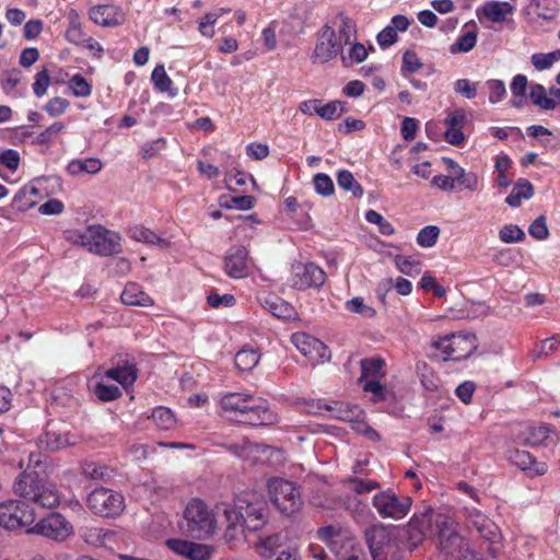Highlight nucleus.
Masks as SVG:
<instances>
[{"label":"nucleus","instance_id":"f257e3e1","mask_svg":"<svg viewBox=\"0 0 560 560\" xmlns=\"http://www.w3.org/2000/svg\"><path fill=\"white\" fill-rule=\"evenodd\" d=\"M226 521L224 540L231 546L245 540V533L258 532L265 527L269 517V508L262 495L255 492L240 494L234 506L224 505Z\"/></svg>","mask_w":560,"mask_h":560},{"label":"nucleus","instance_id":"f03ea898","mask_svg":"<svg viewBox=\"0 0 560 560\" xmlns=\"http://www.w3.org/2000/svg\"><path fill=\"white\" fill-rule=\"evenodd\" d=\"M220 405L224 412L233 415L238 422L245 424L272 425L279 421L265 400L249 394L228 393L221 398Z\"/></svg>","mask_w":560,"mask_h":560},{"label":"nucleus","instance_id":"7ed1b4c3","mask_svg":"<svg viewBox=\"0 0 560 560\" xmlns=\"http://www.w3.org/2000/svg\"><path fill=\"white\" fill-rule=\"evenodd\" d=\"M63 236L67 242L102 257L117 255L122 250L121 236L101 224H91L83 230H67Z\"/></svg>","mask_w":560,"mask_h":560},{"label":"nucleus","instance_id":"20e7f679","mask_svg":"<svg viewBox=\"0 0 560 560\" xmlns=\"http://www.w3.org/2000/svg\"><path fill=\"white\" fill-rule=\"evenodd\" d=\"M316 537L327 546L336 560H366L361 549L355 547L352 535L339 525L319 527Z\"/></svg>","mask_w":560,"mask_h":560},{"label":"nucleus","instance_id":"39448f33","mask_svg":"<svg viewBox=\"0 0 560 560\" xmlns=\"http://www.w3.org/2000/svg\"><path fill=\"white\" fill-rule=\"evenodd\" d=\"M13 489L18 495L42 508L52 509L59 504L60 497L56 487L38 480L33 474H21Z\"/></svg>","mask_w":560,"mask_h":560},{"label":"nucleus","instance_id":"423d86ee","mask_svg":"<svg viewBox=\"0 0 560 560\" xmlns=\"http://www.w3.org/2000/svg\"><path fill=\"white\" fill-rule=\"evenodd\" d=\"M433 510L424 506L417 511L407 525L398 529L396 539L400 548L412 551L423 542L432 527Z\"/></svg>","mask_w":560,"mask_h":560},{"label":"nucleus","instance_id":"0eeeda50","mask_svg":"<svg viewBox=\"0 0 560 560\" xmlns=\"http://www.w3.org/2000/svg\"><path fill=\"white\" fill-rule=\"evenodd\" d=\"M183 528L196 539L208 538L215 528L213 514L201 500H192L186 508Z\"/></svg>","mask_w":560,"mask_h":560},{"label":"nucleus","instance_id":"6e6552de","mask_svg":"<svg viewBox=\"0 0 560 560\" xmlns=\"http://www.w3.org/2000/svg\"><path fill=\"white\" fill-rule=\"evenodd\" d=\"M435 525L441 552L453 560H460L470 547L467 540L457 532V524L448 516L439 515Z\"/></svg>","mask_w":560,"mask_h":560},{"label":"nucleus","instance_id":"1a4fd4ad","mask_svg":"<svg viewBox=\"0 0 560 560\" xmlns=\"http://www.w3.org/2000/svg\"><path fill=\"white\" fill-rule=\"evenodd\" d=\"M267 488L271 501L281 513L292 515L301 509L303 501L294 482L275 477L268 480Z\"/></svg>","mask_w":560,"mask_h":560},{"label":"nucleus","instance_id":"9d476101","mask_svg":"<svg viewBox=\"0 0 560 560\" xmlns=\"http://www.w3.org/2000/svg\"><path fill=\"white\" fill-rule=\"evenodd\" d=\"M432 346L441 351L444 361H460L470 357L477 349V338L470 332L444 336L433 341Z\"/></svg>","mask_w":560,"mask_h":560},{"label":"nucleus","instance_id":"9b49d317","mask_svg":"<svg viewBox=\"0 0 560 560\" xmlns=\"http://www.w3.org/2000/svg\"><path fill=\"white\" fill-rule=\"evenodd\" d=\"M36 520L34 509L20 500L0 502V527L8 530L30 528Z\"/></svg>","mask_w":560,"mask_h":560},{"label":"nucleus","instance_id":"f8f14e48","mask_svg":"<svg viewBox=\"0 0 560 560\" xmlns=\"http://www.w3.org/2000/svg\"><path fill=\"white\" fill-rule=\"evenodd\" d=\"M466 517L468 526L475 529L480 538L489 544L487 551L492 558H497L500 552L501 533L498 525L491 521L481 511L466 508Z\"/></svg>","mask_w":560,"mask_h":560},{"label":"nucleus","instance_id":"ddd939ff","mask_svg":"<svg viewBox=\"0 0 560 560\" xmlns=\"http://www.w3.org/2000/svg\"><path fill=\"white\" fill-rule=\"evenodd\" d=\"M88 508L96 515L115 517L125 509L122 494L107 488H96L88 497Z\"/></svg>","mask_w":560,"mask_h":560},{"label":"nucleus","instance_id":"4468645a","mask_svg":"<svg viewBox=\"0 0 560 560\" xmlns=\"http://www.w3.org/2000/svg\"><path fill=\"white\" fill-rule=\"evenodd\" d=\"M26 533L61 542L72 536L74 530L72 524L62 514L52 512L33 524Z\"/></svg>","mask_w":560,"mask_h":560},{"label":"nucleus","instance_id":"2eb2a0df","mask_svg":"<svg viewBox=\"0 0 560 560\" xmlns=\"http://www.w3.org/2000/svg\"><path fill=\"white\" fill-rule=\"evenodd\" d=\"M345 45L337 39V32L334 25L326 23L318 32L314 50L311 55L313 63H327L336 57L341 58Z\"/></svg>","mask_w":560,"mask_h":560},{"label":"nucleus","instance_id":"dca6fc26","mask_svg":"<svg viewBox=\"0 0 560 560\" xmlns=\"http://www.w3.org/2000/svg\"><path fill=\"white\" fill-rule=\"evenodd\" d=\"M372 504L381 517L400 520L409 513L412 500L408 495H398L393 490H386L375 494Z\"/></svg>","mask_w":560,"mask_h":560},{"label":"nucleus","instance_id":"f3484780","mask_svg":"<svg viewBox=\"0 0 560 560\" xmlns=\"http://www.w3.org/2000/svg\"><path fill=\"white\" fill-rule=\"evenodd\" d=\"M325 280V271L314 262H295L292 265L290 284L296 290L320 288Z\"/></svg>","mask_w":560,"mask_h":560},{"label":"nucleus","instance_id":"a211bd4d","mask_svg":"<svg viewBox=\"0 0 560 560\" xmlns=\"http://www.w3.org/2000/svg\"><path fill=\"white\" fill-rule=\"evenodd\" d=\"M365 540L373 560L383 559L390 549V532L383 524H375L365 530Z\"/></svg>","mask_w":560,"mask_h":560},{"label":"nucleus","instance_id":"6ab92c4d","mask_svg":"<svg viewBox=\"0 0 560 560\" xmlns=\"http://www.w3.org/2000/svg\"><path fill=\"white\" fill-rule=\"evenodd\" d=\"M90 20L102 27H115L125 22L122 10L115 4H97L89 10Z\"/></svg>","mask_w":560,"mask_h":560},{"label":"nucleus","instance_id":"aec40b11","mask_svg":"<svg viewBox=\"0 0 560 560\" xmlns=\"http://www.w3.org/2000/svg\"><path fill=\"white\" fill-rule=\"evenodd\" d=\"M248 250L244 246H232L224 257V270L234 279H242L247 276Z\"/></svg>","mask_w":560,"mask_h":560},{"label":"nucleus","instance_id":"412c9836","mask_svg":"<svg viewBox=\"0 0 560 560\" xmlns=\"http://www.w3.org/2000/svg\"><path fill=\"white\" fill-rule=\"evenodd\" d=\"M105 376L109 380L118 382L122 387L131 386L137 380V369L133 360L129 355H118L115 366L105 372Z\"/></svg>","mask_w":560,"mask_h":560},{"label":"nucleus","instance_id":"4be33fe9","mask_svg":"<svg viewBox=\"0 0 560 560\" xmlns=\"http://www.w3.org/2000/svg\"><path fill=\"white\" fill-rule=\"evenodd\" d=\"M168 547L189 560H208L213 555V547L182 539L167 540Z\"/></svg>","mask_w":560,"mask_h":560},{"label":"nucleus","instance_id":"5701e85b","mask_svg":"<svg viewBox=\"0 0 560 560\" xmlns=\"http://www.w3.org/2000/svg\"><path fill=\"white\" fill-rule=\"evenodd\" d=\"M509 459L520 469L525 471L528 477L534 478L547 472L548 466L544 462H538L529 452L514 450L510 453Z\"/></svg>","mask_w":560,"mask_h":560},{"label":"nucleus","instance_id":"b1692460","mask_svg":"<svg viewBox=\"0 0 560 560\" xmlns=\"http://www.w3.org/2000/svg\"><path fill=\"white\" fill-rule=\"evenodd\" d=\"M514 7L510 2L505 1H487L477 10V16L479 20L485 18L486 20L501 24L508 20L514 13Z\"/></svg>","mask_w":560,"mask_h":560},{"label":"nucleus","instance_id":"393cba45","mask_svg":"<svg viewBox=\"0 0 560 560\" xmlns=\"http://www.w3.org/2000/svg\"><path fill=\"white\" fill-rule=\"evenodd\" d=\"M294 346L311 361H317L326 357L327 348L318 339L306 334H294L292 336Z\"/></svg>","mask_w":560,"mask_h":560},{"label":"nucleus","instance_id":"a878e982","mask_svg":"<svg viewBox=\"0 0 560 560\" xmlns=\"http://www.w3.org/2000/svg\"><path fill=\"white\" fill-rule=\"evenodd\" d=\"M446 125L445 139L453 145H460L465 141V136L462 131L466 124V114L464 109L452 110L444 120Z\"/></svg>","mask_w":560,"mask_h":560},{"label":"nucleus","instance_id":"bb28decb","mask_svg":"<svg viewBox=\"0 0 560 560\" xmlns=\"http://www.w3.org/2000/svg\"><path fill=\"white\" fill-rule=\"evenodd\" d=\"M260 304L277 318L291 319L296 315L294 307L290 303L273 294L261 298Z\"/></svg>","mask_w":560,"mask_h":560},{"label":"nucleus","instance_id":"cd10ccee","mask_svg":"<svg viewBox=\"0 0 560 560\" xmlns=\"http://www.w3.org/2000/svg\"><path fill=\"white\" fill-rule=\"evenodd\" d=\"M226 447L237 457L253 462L259 459L258 454L271 451L268 445L253 443L245 439L238 443L229 444Z\"/></svg>","mask_w":560,"mask_h":560},{"label":"nucleus","instance_id":"c85d7f7f","mask_svg":"<svg viewBox=\"0 0 560 560\" xmlns=\"http://www.w3.org/2000/svg\"><path fill=\"white\" fill-rule=\"evenodd\" d=\"M121 302L131 306H152L153 300L135 282L126 284L121 295Z\"/></svg>","mask_w":560,"mask_h":560},{"label":"nucleus","instance_id":"c756f323","mask_svg":"<svg viewBox=\"0 0 560 560\" xmlns=\"http://www.w3.org/2000/svg\"><path fill=\"white\" fill-rule=\"evenodd\" d=\"M349 45L350 47L347 50V52H345V48L342 49L340 58L341 63L345 68H351L354 65L363 62L369 56V50L374 51L373 46H370V48L368 49L362 43L359 42H351V44Z\"/></svg>","mask_w":560,"mask_h":560},{"label":"nucleus","instance_id":"7c9ffc66","mask_svg":"<svg viewBox=\"0 0 560 560\" xmlns=\"http://www.w3.org/2000/svg\"><path fill=\"white\" fill-rule=\"evenodd\" d=\"M128 235L137 241L148 245H156L161 248L170 246V242L159 236L155 232L142 225H135L128 230Z\"/></svg>","mask_w":560,"mask_h":560},{"label":"nucleus","instance_id":"2f4dec72","mask_svg":"<svg viewBox=\"0 0 560 560\" xmlns=\"http://www.w3.org/2000/svg\"><path fill=\"white\" fill-rule=\"evenodd\" d=\"M334 25H337V39L345 46L351 44V38L355 37L357 34V26L353 20L345 12H339L335 18Z\"/></svg>","mask_w":560,"mask_h":560},{"label":"nucleus","instance_id":"473e14b6","mask_svg":"<svg viewBox=\"0 0 560 560\" xmlns=\"http://www.w3.org/2000/svg\"><path fill=\"white\" fill-rule=\"evenodd\" d=\"M534 195V187L532 183L525 178H520L514 184L512 191L506 197L505 202L510 207H518L523 199H530Z\"/></svg>","mask_w":560,"mask_h":560},{"label":"nucleus","instance_id":"72a5a7b5","mask_svg":"<svg viewBox=\"0 0 560 560\" xmlns=\"http://www.w3.org/2000/svg\"><path fill=\"white\" fill-rule=\"evenodd\" d=\"M103 167V163L100 159L89 158L84 160H72L67 171L72 176H80L82 174H97Z\"/></svg>","mask_w":560,"mask_h":560},{"label":"nucleus","instance_id":"f704fd0d","mask_svg":"<svg viewBox=\"0 0 560 560\" xmlns=\"http://www.w3.org/2000/svg\"><path fill=\"white\" fill-rule=\"evenodd\" d=\"M67 19L69 21V26L65 34L67 40L71 44L81 46L82 44H84V40L88 36L82 31L80 15L78 11L71 9L67 14Z\"/></svg>","mask_w":560,"mask_h":560},{"label":"nucleus","instance_id":"c9c22d12","mask_svg":"<svg viewBox=\"0 0 560 560\" xmlns=\"http://www.w3.org/2000/svg\"><path fill=\"white\" fill-rule=\"evenodd\" d=\"M115 533L100 527H86L82 534L84 541L94 547H108Z\"/></svg>","mask_w":560,"mask_h":560},{"label":"nucleus","instance_id":"e433bc0d","mask_svg":"<svg viewBox=\"0 0 560 560\" xmlns=\"http://www.w3.org/2000/svg\"><path fill=\"white\" fill-rule=\"evenodd\" d=\"M360 364L361 382H363V380L381 378L385 375V361L382 358L363 359Z\"/></svg>","mask_w":560,"mask_h":560},{"label":"nucleus","instance_id":"4c0bfd02","mask_svg":"<svg viewBox=\"0 0 560 560\" xmlns=\"http://www.w3.org/2000/svg\"><path fill=\"white\" fill-rule=\"evenodd\" d=\"M260 354L253 348H243L235 355V365L240 371H252L259 362Z\"/></svg>","mask_w":560,"mask_h":560},{"label":"nucleus","instance_id":"58836bf2","mask_svg":"<svg viewBox=\"0 0 560 560\" xmlns=\"http://www.w3.org/2000/svg\"><path fill=\"white\" fill-rule=\"evenodd\" d=\"M151 80L155 89L160 92H167L171 96H175L177 94V90L173 89V82L167 75L163 65H158L153 69Z\"/></svg>","mask_w":560,"mask_h":560},{"label":"nucleus","instance_id":"ea45409f","mask_svg":"<svg viewBox=\"0 0 560 560\" xmlns=\"http://www.w3.org/2000/svg\"><path fill=\"white\" fill-rule=\"evenodd\" d=\"M38 195V189L34 185H26L21 188L13 198V207L18 210L24 211L33 207L36 201L32 197Z\"/></svg>","mask_w":560,"mask_h":560},{"label":"nucleus","instance_id":"a19ab883","mask_svg":"<svg viewBox=\"0 0 560 560\" xmlns=\"http://www.w3.org/2000/svg\"><path fill=\"white\" fill-rule=\"evenodd\" d=\"M416 371L420 378L422 386L430 392H434L439 388V377L434 374L432 369L424 361H418L416 364Z\"/></svg>","mask_w":560,"mask_h":560},{"label":"nucleus","instance_id":"79ce46f5","mask_svg":"<svg viewBox=\"0 0 560 560\" xmlns=\"http://www.w3.org/2000/svg\"><path fill=\"white\" fill-rule=\"evenodd\" d=\"M527 78L524 74H516L511 82V92L513 98L511 105L514 107H521L525 103V95L527 89Z\"/></svg>","mask_w":560,"mask_h":560},{"label":"nucleus","instance_id":"37998d69","mask_svg":"<svg viewBox=\"0 0 560 560\" xmlns=\"http://www.w3.org/2000/svg\"><path fill=\"white\" fill-rule=\"evenodd\" d=\"M337 184L340 188L351 191L354 197H361L363 195L362 186L355 180L350 171H339L337 174Z\"/></svg>","mask_w":560,"mask_h":560},{"label":"nucleus","instance_id":"c03bdc74","mask_svg":"<svg viewBox=\"0 0 560 560\" xmlns=\"http://www.w3.org/2000/svg\"><path fill=\"white\" fill-rule=\"evenodd\" d=\"M254 197L245 196H223L220 198L221 207L228 209L249 210L254 207Z\"/></svg>","mask_w":560,"mask_h":560},{"label":"nucleus","instance_id":"a18cd8bd","mask_svg":"<svg viewBox=\"0 0 560 560\" xmlns=\"http://www.w3.org/2000/svg\"><path fill=\"white\" fill-rule=\"evenodd\" d=\"M154 423L162 430H170L175 425V416L171 409L166 407H156L151 415Z\"/></svg>","mask_w":560,"mask_h":560},{"label":"nucleus","instance_id":"49530a36","mask_svg":"<svg viewBox=\"0 0 560 560\" xmlns=\"http://www.w3.org/2000/svg\"><path fill=\"white\" fill-rule=\"evenodd\" d=\"M558 60H560V49L553 50L548 54L537 52L532 55L530 57L532 65L538 71L551 68L552 65Z\"/></svg>","mask_w":560,"mask_h":560},{"label":"nucleus","instance_id":"de8ad7c7","mask_svg":"<svg viewBox=\"0 0 560 560\" xmlns=\"http://www.w3.org/2000/svg\"><path fill=\"white\" fill-rule=\"evenodd\" d=\"M529 97L534 105L544 110H553L555 104L547 98V90L541 84H534L530 89Z\"/></svg>","mask_w":560,"mask_h":560},{"label":"nucleus","instance_id":"09e8293b","mask_svg":"<svg viewBox=\"0 0 560 560\" xmlns=\"http://www.w3.org/2000/svg\"><path fill=\"white\" fill-rule=\"evenodd\" d=\"M477 43V32L469 31L460 35L457 40L451 46V52H468L470 51Z\"/></svg>","mask_w":560,"mask_h":560},{"label":"nucleus","instance_id":"8fccbe9b","mask_svg":"<svg viewBox=\"0 0 560 560\" xmlns=\"http://www.w3.org/2000/svg\"><path fill=\"white\" fill-rule=\"evenodd\" d=\"M346 112V103L341 101H332L319 106L318 116L326 120L337 119Z\"/></svg>","mask_w":560,"mask_h":560},{"label":"nucleus","instance_id":"3c124183","mask_svg":"<svg viewBox=\"0 0 560 560\" xmlns=\"http://www.w3.org/2000/svg\"><path fill=\"white\" fill-rule=\"evenodd\" d=\"M499 238L505 244L518 243L525 238V233L518 225L505 224L499 231Z\"/></svg>","mask_w":560,"mask_h":560},{"label":"nucleus","instance_id":"603ef678","mask_svg":"<svg viewBox=\"0 0 560 560\" xmlns=\"http://www.w3.org/2000/svg\"><path fill=\"white\" fill-rule=\"evenodd\" d=\"M84 475L93 480H108L113 477V469L105 465L90 463L83 468Z\"/></svg>","mask_w":560,"mask_h":560},{"label":"nucleus","instance_id":"864d4df0","mask_svg":"<svg viewBox=\"0 0 560 560\" xmlns=\"http://www.w3.org/2000/svg\"><path fill=\"white\" fill-rule=\"evenodd\" d=\"M423 67L422 61L413 50H407L402 55L401 74L407 77Z\"/></svg>","mask_w":560,"mask_h":560},{"label":"nucleus","instance_id":"5fc2aeb1","mask_svg":"<svg viewBox=\"0 0 560 560\" xmlns=\"http://www.w3.org/2000/svg\"><path fill=\"white\" fill-rule=\"evenodd\" d=\"M365 219L369 223L376 224L380 233L383 235L388 236L395 233L393 224L385 220L383 215L375 210L366 211Z\"/></svg>","mask_w":560,"mask_h":560},{"label":"nucleus","instance_id":"6e6d98bb","mask_svg":"<svg viewBox=\"0 0 560 560\" xmlns=\"http://www.w3.org/2000/svg\"><path fill=\"white\" fill-rule=\"evenodd\" d=\"M440 235V229L435 225H428L420 230L417 235V243L421 247H432Z\"/></svg>","mask_w":560,"mask_h":560},{"label":"nucleus","instance_id":"4d7b16f0","mask_svg":"<svg viewBox=\"0 0 560 560\" xmlns=\"http://www.w3.org/2000/svg\"><path fill=\"white\" fill-rule=\"evenodd\" d=\"M94 394L101 401H112L121 396V390L117 385H107L100 382L94 387Z\"/></svg>","mask_w":560,"mask_h":560},{"label":"nucleus","instance_id":"13d9d810","mask_svg":"<svg viewBox=\"0 0 560 560\" xmlns=\"http://www.w3.org/2000/svg\"><path fill=\"white\" fill-rule=\"evenodd\" d=\"M347 311L359 314L365 318H372L376 312L373 307L365 305L362 298H353L346 303Z\"/></svg>","mask_w":560,"mask_h":560},{"label":"nucleus","instance_id":"bf43d9fd","mask_svg":"<svg viewBox=\"0 0 560 560\" xmlns=\"http://www.w3.org/2000/svg\"><path fill=\"white\" fill-rule=\"evenodd\" d=\"M313 184L317 194L328 197L335 191L332 179L324 173H318L313 178Z\"/></svg>","mask_w":560,"mask_h":560},{"label":"nucleus","instance_id":"052dcab7","mask_svg":"<svg viewBox=\"0 0 560 560\" xmlns=\"http://www.w3.org/2000/svg\"><path fill=\"white\" fill-rule=\"evenodd\" d=\"M45 443L46 447L51 451L61 450L68 445H70L68 434H61L52 431H47L45 434Z\"/></svg>","mask_w":560,"mask_h":560},{"label":"nucleus","instance_id":"680f3d73","mask_svg":"<svg viewBox=\"0 0 560 560\" xmlns=\"http://www.w3.org/2000/svg\"><path fill=\"white\" fill-rule=\"evenodd\" d=\"M454 179L470 191L478 189L479 180L477 174L472 172L467 173L463 167H458V171L454 172Z\"/></svg>","mask_w":560,"mask_h":560},{"label":"nucleus","instance_id":"e2e57ef3","mask_svg":"<svg viewBox=\"0 0 560 560\" xmlns=\"http://www.w3.org/2000/svg\"><path fill=\"white\" fill-rule=\"evenodd\" d=\"M560 347V335H556L551 338L545 339L541 341L539 348L535 350L533 357L535 359H540L542 357H548L558 350Z\"/></svg>","mask_w":560,"mask_h":560},{"label":"nucleus","instance_id":"0e129e2a","mask_svg":"<svg viewBox=\"0 0 560 560\" xmlns=\"http://www.w3.org/2000/svg\"><path fill=\"white\" fill-rule=\"evenodd\" d=\"M489 92V102L497 104L506 95L505 84L501 80H489L486 82Z\"/></svg>","mask_w":560,"mask_h":560},{"label":"nucleus","instance_id":"69168bd1","mask_svg":"<svg viewBox=\"0 0 560 560\" xmlns=\"http://www.w3.org/2000/svg\"><path fill=\"white\" fill-rule=\"evenodd\" d=\"M528 233L535 240H547L549 236V230L547 226L546 217L539 215L537 219H535L528 228Z\"/></svg>","mask_w":560,"mask_h":560},{"label":"nucleus","instance_id":"338daca9","mask_svg":"<svg viewBox=\"0 0 560 560\" xmlns=\"http://www.w3.org/2000/svg\"><path fill=\"white\" fill-rule=\"evenodd\" d=\"M346 482L350 486V489L357 494L369 493L380 488L378 482L374 480L349 478Z\"/></svg>","mask_w":560,"mask_h":560},{"label":"nucleus","instance_id":"774afa93","mask_svg":"<svg viewBox=\"0 0 560 560\" xmlns=\"http://www.w3.org/2000/svg\"><path fill=\"white\" fill-rule=\"evenodd\" d=\"M69 86L75 96L85 97L91 94V85L81 74L73 75L69 81Z\"/></svg>","mask_w":560,"mask_h":560}]
</instances>
